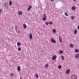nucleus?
<instances>
[{
    "label": "nucleus",
    "mask_w": 79,
    "mask_h": 79,
    "mask_svg": "<svg viewBox=\"0 0 79 79\" xmlns=\"http://www.w3.org/2000/svg\"><path fill=\"white\" fill-rule=\"evenodd\" d=\"M2 13V9L0 10V13Z\"/></svg>",
    "instance_id": "nucleus-33"
},
{
    "label": "nucleus",
    "mask_w": 79,
    "mask_h": 79,
    "mask_svg": "<svg viewBox=\"0 0 79 79\" xmlns=\"http://www.w3.org/2000/svg\"><path fill=\"white\" fill-rule=\"evenodd\" d=\"M65 15H66V16H68V15L67 13H65Z\"/></svg>",
    "instance_id": "nucleus-32"
},
{
    "label": "nucleus",
    "mask_w": 79,
    "mask_h": 79,
    "mask_svg": "<svg viewBox=\"0 0 79 79\" xmlns=\"http://www.w3.org/2000/svg\"><path fill=\"white\" fill-rule=\"evenodd\" d=\"M51 1H54V0H51Z\"/></svg>",
    "instance_id": "nucleus-37"
},
{
    "label": "nucleus",
    "mask_w": 79,
    "mask_h": 79,
    "mask_svg": "<svg viewBox=\"0 0 79 79\" xmlns=\"http://www.w3.org/2000/svg\"><path fill=\"white\" fill-rule=\"evenodd\" d=\"M70 47L73 48V47H74V46L73 45V44H71L69 45Z\"/></svg>",
    "instance_id": "nucleus-17"
},
{
    "label": "nucleus",
    "mask_w": 79,
    "mask_h": 79,
    "mask_svg": "<svg viewBox=\"0 0 79 79\" xmlns=\"http://www.w3.org/2000/svg\"><path fill=\"white\" fill-rule=\"evenodd\" d=\"M31 8H32V6L31 5H30L29 6V7L27 9L28 11H30V10H31Z\"/></svg>",
    "instance_id": "nucleus-8"
},
{
    "label": "nucleus",
    "mask_w": 79,
    "mask_h": 79,
    "mask_svg": "<svg viewBox=\"0 0 79 79\" xmlns=\"http://www.w3.org/2000/svg\"><path fill=\"white\" fill-rule=\"evenodd\" d=\"M29 38L30 39H32V35L31 33H30Z\"/></svg>",
    "instance_id": "nucleus-7"
},
{
    "label": "nucleus",
    "mask_w": 79,
    "mask_h": 79,
    "mask_svg": "<svg viewBox=\"0 0 79 79\" xmlns=\"http://www.w3.org/2000/svg\"><path fill=\"white\" fill-rule=\"evenodd\" d=\"M74 16H72L71 17V19H74Z\"/></svg>",
    "instance_id": "nucleus-31"
},
{
    "label": "nucleus",
    "mask_w": 79,
    "mask_h": 79,
    "mask_svg": "<svg viewBox=\"0 0 79 79\" xmlns=\"http://www.w3.org/2000/svg\"><path fill=\"white\" fill-rule=\"evenodd\" d=\"M59 53H60L61 54L63 53V52L62 51H59Z\"/></svg>",
    "instance_id": "nucleus-24"
},
{
    "label": "nucleus",
    "mask_w": 79,
    "mask_h": 79,
    "mask_svg": "<svg viewBox=\"0 0 79 79\" xmlns=\"http://www.w3.org/2000/svg\"><path fill=\"white\" fill-rule=\"evenodd\" d=\"M10 76H11V77H13V76H14V74L13 73H11L10 74Z\"/></svg>",
    "instance_id": "nucleus-30"
},
{
    "label": "nucleus",
    "mask_w": 79,
    "mask_h": 79,
    "mask_svg": "<svg viewBox=\"0 0 79 79\" xmlns=\"http://www.w3.org/2000/svg\"><path fill=\"white\" fill-rule=\"evenodd\" d=\"M77 0H73V1H76Z\"/></svg>",
    "instance_id": "nucleus-38"
},
{
    "label": "nucleus",
    "mask_w": 79,
    "mask_h": 79,
    "mask_svg": "<svg viewBox=\"0 0 79 79\" xmlns=\"http://www.w3.org/2000/svg\"><path fill=\"white\" fill-rule=\"evenodd\" d=\"M56 59V56L54 55L52 57V59L53 60H55Z\"/></svg>",
    "instance_id": "nucleus-6"
},
{
    "label": "nucleus",
    "mask_w": 79,
    "mask_h": 79,
    "mask_svg": "<svg viewBox=\"0 0 79 79\" xmlns=\"http://www.w3.org/2000/svg\"><path fill=\"white\" fill-rule=\"evenodd\" d=\"M12 5V2H11V1H10L9 2V5L10 6H11Z\"/></svg>",
    "instance_id": "nucleus-16"
},
{
    "label": "nucleus",
    "mask_w": 79,
    "mask_h": 79,
    "mask_svg": "<svg viewBox=\"0 0 79 79\" xmlns=\"http://www.w3.org/2000/svg\"><path fill=\"white\" fill-rule=\"evenodd\" d=\"M59 40L60 43H62V38L60 36H59Z\"/></svg>",
    "instance_id": "nucleus-5"
},
{
    "label": "nucleus",
    "mask_w": 79,
    "mask_h": 79,
    "mask_svg": "<svg viewBox=\"0 0 79 79\" xmlns=\"http://www.w3.org/2000/svg\"><path fill=\"white\" fill-rule=\"evenodd\" d=\"M58 68L59 69H61V65H59Z\"/></svg>",
    "instance_id": "nucleus-25"
},
{
    "label": "nucleus",
    "mask_w": 79,
    "mask_h": 79,
    "mask_svg": "<svg viewBox=\"0 0 79 79\" xmlns=\"http://www.w3.org/2000/svg\"><path fill=\"white\" fill-rule=\"evenodd\" d=\"M23 26L24 28H26L27 27V26H26V25L25 23L23 24Z\"/></svg>",
    "instance_id": "nucleus-14"
},
{
    "label": "nucleus",
    "mask_w": 79,
    "mask_h": 79,
    "mask_svg": "<svg viewBox=\"0 0 79 79\" xmlns=\"http://www.w3.org/2000/svg\"><path fill=\"white\" fill-rule=\"evenodd\" d=\"M45 24H46V25H48L49 23H48V22H45Z\"/></svg>",
    "instance_id": "nucleus-26"
},
{
    "label": "nucleus",
    "mask_w": 79,
    "mask_h": 79,
    "mask_svg": "<svg viewBox=\"0 0 79 79\" xmlns=\"http://www.w3.org/2000/svg\"><path fill=\"white\" fill-rule=\"evenodd\" d=\"M61 57L62 60H64V56H61Z\"/></svg>",
    "instance_id": "nucleus-23"
},
{
    "label": "nucleus",
    "mask_w": 79,
    "mask_h": 79,
    "mask_svg": "<svg viewBox=\"0 0 79 79\" xmlns=\"http://www.w3.org/2000/svg\"><path fill=\"white\" fill-rule=\"evenodd\" d=\"M77 29L79 30V26L77 27Z\"/></svg>",
    "instance_id": "nucleus-34"
},
{
    "label": "nucleus",
    "mask_w": 79,
    "mask_h": 79,
    "mask_svg": "<svg viewBox=\"0 0 79 79\" xmlns=\"http://www.w3.org/2000/svg\"><path fill=\"white\" fill-rule=\"evenodd\" d=\"M21 45V44H20L19 42H18L17 43L18 46H20V45Z\"/></svg>",
    "instance_id": "nucleus-21"
},
{
    "label": "nucleus",
    "mask_w": 79,
    "mask_h": 79,
    "mask_svg": "<svg viewBox=\"0 0 79 79\" xmlns=\"http://www.w3.org/2000/svg\"><path fill=\"white\" fill-rule=\"evenodd\" d=\"M66 73L67 74H69V73H70V69H68L67 70V71H66Z\"/></svg>",
    "instance_id": "nucleus-11"
},
{
    "label": "nucleus",
    "mask_w": 79,
    "mask_h": 79,
    "mask_svg": "<svg viewBox=\"0 0 79 79\" xmlns=\"http://www.w3.org/2000/svg\"><path fill=\"white\" fill-rule=\"evenodd\" d=\"M51 42L52 43H53L54 44H56V41L54 39L52 38L51 39Z\"/></svg>",
    "instance_id": "nucleus-4"
},
{
    "label": "nucleus",
    "mask_w": 79,
    "mask_h": 79,
    "mask_svg": "<svg viewBox=\"0 0 79 79\" xmlns=\"http://www.w3.org/2000/svg\"><path fill=\"white\" fill-rule=\"evenodd\" d=\"M52 32L53 33H55L56 32V30L55 29L52 30Z\"/></svg>",
    "instance_id": "nucleus-19"
},
{
    "label": "nucleus",
    "mask_w": 79,
    "mask_h": 79,
    "mask_svg": "<svg viewBox=\"0 0 79 79\" xmlns=\"http://www.w3.org/2000/svg\"><path fill=\"white\" fill-rule=\"evenodd\" d=\"M23 13V12H22V11L20 10L18 12V14L19 15H21Z\"/></svg>",
    "instance_id": "nucleus-9"
},
{
    "label": "nucleus",
    "mask_w": 79,
    "mask_h": 79,
    "mask_svg": "<svg viewBox=\"0 0 79 79\" xmlns=\"http://www.w3.org/2000/svg\"><path fill=\"white\" fill-rule=\"evenodd\" d=\"M75 56L77 58H79V54H76L75 55Z\"/></svg>",
    "instance_id": "nucleus-10"
},
{
    "label": "nucleus",
    "mask_w": 79,
    "mask_h": 79,
    "mask_svg": "<svg viewBox=\"0 0 79 79\" xmlns=\"http://www.w3.org/2000/svg\"><path fill=\"white\" fill-rule=\"evenodd\" d=\"M74 51L76 53H77L79 52V50L77 49H75Z\"/></svg>",
    "instance_id": "nucleus-15"
},
{
    "label": "nucleus",
    "mask_w": 79,
    "mask_h": 79,
    "mask_svg": "<svg viewBox=\"0 0 79 79\" xmlns=\"http://www.w3.org/2000/svg\"><path fill=\"white\" fill-rule=\"evenodd\" d=\"M72 10H76V7H73L72 8Z\"/></svg>",
    "instance_id": "nucleus-18"
},
{
    "label": "nucleus",
    "mask_w": 79,
    "mask_h": 79,
    "mask_svg": "<svg viewBox=\"0 0 79 79\" xmlns=\"http://www.w3.org/2000/svg\"><path fill=\"white\" fill-rule=\"evenodd\" d=\"M20 79H23L22 78V77H21Z\"/></svg>",
    "instance_id": "nucleus-36"
},
{
    "label": "nucleus",
    "mask_w": 79,
    "mask_h": 79,
    "mask_svg": "<svg viewBox=\"0 0 79 79\" xmlns=\"http://www.w3.org/2000/svg\"><path fill=\"white\" fill-rule=\"evenodd\" d=\"M35 77H36V78H38L39 77V75L37 74H35Z\"/></svg>",
    "instance_id": "nucleus-20"
},
{
    "label": "nucleus",
    "mask_w": 79,
    "mask_h": 79,
    "mask_svg": "<svg viewBox=\"0 0 79 79\" xmlns=\"http://www.w3.org/2000/svg\"><path fill=\"white\" fill-rule=\"evenodd\" d=\"M43 18H42L43 21H45L47 19V15H46V14L44 13L43 15Z\"/></svg>",
    "instance_id": "nucleus-1"
},
{
    "label": "nucleus",
    "mask_w": 79,
    "mask_h": 79,
    "mask_svg": "<svg viewBox=\"0 0 79 79\" xmlns=\"http://www.w3.org/2000/svg\"><path fill=\"white\" fill-rule=\"evenodd\" d=\"M77 78V77L75 74H73L72 76V79H76Z\"/></svg>",
    "instance_id": "nucleus-3"
},
{
    "label": "nucleus",
    "mask_w": 79,
    "mask_h": 79,
    "mask_svg": "<svg viewBox=\"0 0 79 79\" xmlns=\"http://www.w3.org/2000/svg\"><path fill=\"white\" fill-rule=\"evenodd\" d=\"M4 6L5 8H8V7H9V6H8V3L6 2L4 4Z\"/></svg>",
    "instance_id": "nucleus-2"
},
{
    "label": "nucleus",
    "mask_w": 79,
    "mask_h": 79,
    "mask_svg": "<svg viewBox=\"0 0 79 79\" xmlns=\"http://www.w3.org/2000/svg\"><path fill=\"white\" fill-rule=\"evenodd\" d=\"M77 33V29H76L75 30L74 32V34H76Z\"/></svg>",
    "instance_id": "nucleus-12"
},
{
    "label": "nucleus",
    "mask_w": 79,
    "mask_h": 79,
    "mask_svg": "<svg viewBox=\"0 0 79 79\" xmlns=\"http://www.w3.org/2000/svg\"><path fill=\"white\" fill-rule=\"evenodd\" d=\"M48 64H46L45 66V68H48Z\"/></svg>",
    "instance_id": "nucleus-22"
},
{
    "label": "nucleus",
    "mask_w": 79,
    "mask_h": 79,
    "mask_svg": "<svg viewBox=\"0 0 79 79\" xmlns=\"http://www.w3.org/2000/svg\"><path fill=\"white\" fill-rule=\"evenodd\" d=\"M18 33H20V31H18Z\"/></svg>",
    "instance_id": "nucleus-35"
},
{
    "label": "nucleus",
    "mask_w": 79,
    "mask_h": 79,
    "mask_svg": "<svg viewBox=\"0 0 79 79\" xmlns=\"http://www.w3.org/2000/svg\"><path fill=\"white\" fill-rule=\"evenodd\" d=\"M17 26H16L15 27V30L16 31H17Z\"/></svg>",
    "instance_id": "nucleus-29"
},
{
    "label": "nucleus",
    "mask_w": 79,
    "mask_h": 79,
    "mask_svg": "<svg viewBox=\"0 0 79 79\" xmlns=\"http://www.w3.org/2000/svg\"><path fill=\"white\" fill-rule=\"evenodd\" d=\"M21 48L19 47L18 48V50L19 51H21Z\"/></svg>",
    "instance_id": "nucleus-27"
},
{
    "label": "nucleus",
    "mask_w": 79,
    "mask_h": 79,
    "mask_svg": "<svg viewBox=\"0 0 79 79\" xmlns=\"http://www.w3.org/2000/svg\"><path fill=\"white\" fill-rule=\"evenodd\" d=\"M17 70L19 71H20L21 70V68L20 66L18 67Z\"/></svg>",
    "instance_id": "nucleus-13"
},
{
    "label": "nucleus",
    "mask_w": 79,
    "mask_h": 79,
    "mask_svg": "<svg viewBox=\"0 0 79 79\" xmlns=\"http://www.w3.org/2000/svg\"><path fill=\"white\" fill-rule=\"evenodd\" d=\"M49 24H50V25H52V24H53V22H52L51 21L50 22H49Z\"/></svg>",
    "instance_id": "nucleus-28"
}]
</instances>
